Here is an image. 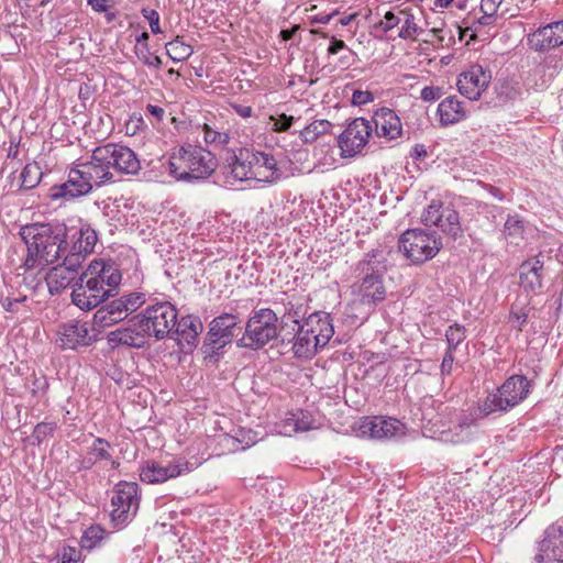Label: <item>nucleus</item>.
Returning a JSON list of instances; mask_svg holds the SVG:
<instances>
[{
	"mask_svg": "<svg viewBox=\"0 0 563 563\" xmlns=\"http://www.w3.org/2000/svg\"><path fill=\"white\" fill-rule=\"evenodd\" d=\"M19 235L26 244L27 255L22 267L31 271L37 263L58 262L68 247V227L64 222H34L22 225Z\"/></svg>",
	"mask_w": 563,
	"mask_h": 563,
	"instance_id": "1",
	"label": "nucleus"
},
{
	"mask_svg": "<svg viewBox=\"0 0 563 563\" xmlns=\"http://www.w3.org/2000/svg\"><path fill=\"white\" fill-rule=\"evenodd\" d=\"M387 257L383 250L373 249L355 266L357 298L361 305L374 309L386 298L384 277L387 273Z\"/></svg>",
	"mask_w": 563,
	"mask_h": 563,
	"instance_id": "2",
	"label": "nucleus"
},
{
	"mask_svg": "<svg viewBox=\"0 0 563 563\" xmlns=\"http://www.w3.org/2000/svg\"><path fill=\"white\" fill-rule=\"evenodd\" d=\"M218 161L210 151L185 144L168 159V173L178 181L190 184L209 178L217 169Z\"/></svg>",
	"mask_w": 563,
	"mask_h": 563,
	"instance_id": "3",
	"label": "nucleus"
},
{
	"mask_svg": "<svg viewBox=\"0 0 563 563\" xmlns=\"http://www.w3.org/2000/svg\"><path fill=\"white\" fill-rule=\"evenodd\" d=\"M334 334L332 319L328 312L314 311L297 327V340L292 352L297 357L311 358L324 347Z\"/></svg>",
	"mask_w": 563,
	"mask_h": 563,
	"instance_id": "4",
	"label": "nucleus"
},
{
	"mask_svg": "<svg viewBox=\"0 0 563 563\" xmlns=\"http://www.w3.org/2000/svg\"><path fill=\"white\" fill-rule=\"evenodd\" d=\"M530 382L523 375H512L498 387L497 393L489 394L477 407L481 418L495 412H506L522 402L530 393Z\"/></svg>",
	"mask_w": 563,
	"mask_h": 563,
	"instance_id": "5",
	"label": "nucleus"
},
{
	"mask_svg": "<svg viewBox=\"0 0 563 563\" xmlns=\"http://www.w3.org/2000/svg\"><path fill=\"white\" fill-rule=\"evenodd\" d=\"M274 340H278V317L271 308H261L249 317L236 345L258 351Z\"/></svg>",
	"mask_w": 563,
	"mask_h": 563,
	"instance_id": "6",
	"label": "nucleus"
},
{
	"mask_svg": "<svg viewBox=\"0 0 563 563\" xmlns=\"http://www.w3.org/2000/svg\"><path fill=\"white\" fill-rule=\"evenodd\" d=\"M398 249L412 264H422L439 253L442 241L434 232L409 229L400 235Z\"/></svg>",
	"mask_w": 563,
	"mask_h": 563,
	"instance_id": "7",
	"label": "nucleus"
},
{
	"mask_svg": "<svg viewBox=\"0 0 563 563\" xmlns=\"http://www.w3.org/2000/svg\"><path fill=\"white\" fill-rule=\"evenodd\" d=\"M111 523L114 528L122 529L136 515L140 506L139 485L134 482H120L114 487L111 499Z\"/></svg>",
	"mask_w": 563,
	"mask_h": 563,
	"instance_id": "8",
	"label": "nucleus"
},
{
	"mask_svg": "<svg viewBox=\"0 0 563 563\" xmlns=\"http://www.w3.org/2000/svg\"><path fill=\"white\" fill-rule=\"evenodd\" d=\"M142 317L156 341L166 338L173 339V329L177 324L178 311L169 301H157L147 306L142 312Z\"/></svg>",
	"mask_w": 563,
	"mask_h": 563,
	"instance_id": "9",
	"label": "nucleus"
},
{
	"mask_svg": "<svg viewBox=\"0 0 563 563\" xmlns=\"http://www.w3.org/2000/svg\"><path fill=\"white\" fill-rule=\"evenodd\" d=\"M95 161L109 164L119 174L136 175L141 169V163L136 154L128 146L107 143L95 148Z\"/></svg>",
	"mask_w": 563,
	"mask_h": 563,
	"instance_id": "10",
	"label": "nucleus"
},
{
	"mask_svg": "<svg viewBox=\"0 0 563 563\" xmlns=\"http://www.w3.org/2000/svg\"><path fill=\"white\" fill-rule=\"evenodd\" d=\"M112 296V289H104L98 278L86 269L74 284L71 301L81 310L89 311Z\"/></svg>",
	"mask_w": 563,
	"mask_h": 563,
	"instance_id": "11",
	"label": "nucleus"
},
{
	"mask_svg": "<svg viewBox=\"0 0 563 563\" xmlns=\"http://www.w3.org/2000/svg\"><path fill=\"white\" fill-rule=\"evenodd\" d=\"M198 464L185 459H176L163 465L161 462L148 460L140 467V479L146 484H162L168 479L176 478L192 472Z\"/></svg>",
	"mask_w": 563,
	"mask_h": 563,
	"instance_id": "12",
	"label": "nucleus"
},
{
	"mask_svg": "<svg viewBox=\"0 0 563 563\" xmlns=\"http://www.w3.org/2000/svg\"><path fill=\"white\" fill-rule=\"evenodd\" d=\"M92 190L91 173L82 169L81 164L68 172L67 180L49 188V198L52 200L70 201L86 196Z\"/></svg>",
	"mask_w": 563,
	"mask_h": 563,
	"instance_id": "13",
	"label": "nucleus"
},
{
	"mask_svg": "<svg viewBox=\"0 0 563 563\" xmlns=\"http://www.w3.org/2000/svg\"><path fill=\"white\" fill-rule=\"evenodd\" d=\"M421 221L424 225H435L443 233L450 235L454 240L462 235V228L460 217L456 210L451 205H444L441 201H432L427 209H424Z\"/></svg>",
	"mask_w": 563,
	"mask_h": 563,
	"instance_id": "14",
	"label": "nucleus"
},
{
	"mask_svg": "<svg viewBox=\"0 0 563 563\" xmlns=\"http://www.w3.org/2000/svg\"><path fill=\"white\" fill-rule=\"evenodd\" d=\"M152 334L146 329L142 313L130 318L124 327L109 332L108 341L113 345H125L134 349H143L148 344Z\"/></svg>",
	"mask_w": 563,
	"mask_h": 563,
	"instance_id": "15",
	"label": "nucleus"
},
{
	"mask_svg": "<svg viewBox=\"0 0 563 563\" xmlns=\"http://www.w3.org/2000/svg\"><path fill=\"white\" fill-rule=\"evenodd\" d=\"M372 134V125L364 118L352 120L345 130L338 136V145L343 158L361 154Z\"/></svg>",
	"mask_w": 563,
	"mask_h": 563,
	"instance_id": "16",
	"label": "nucleus"
},
{
	"mask_svg": "<svg viewBox=\"0 0 563 563\" xmlns=\"http://www.w3.org/2000/svg\"><path fill=\"white\" fill-rule=\"evenodd\" d=\"M92 327L88 321L69 320L63 322L57 329L56 343L62 350H78L91 345L96 335L91 333Z\"/></svg>",
	"mask_w": 563,
	"mask_h": 563,
	"instance_id": "17",
	"label": "nucleus"
},
{
	"mask_svg": "<svg viewBox=\"0 0 563 563\" xmlns=\"http://www.w3.org/2000/svg\"><path fill=\"white\" fill-rule=\"evenodd\" d=\"M362 437L374 440H389L406 434V426L398 419L384 416L364 417L358 424Z\"/></svg>",
	"mask_w": 563,
	"mask_h": 563,
	"instance_id": "18",
	"label": "nucleus"
},
{
	"mask_svg": "<svg viewBox=\"0 0 563 563\" xmlns=\"http://www.w3.org/2000/svg\"><path fill=\"white\" fill-rule=\"evenodd\" d=\"M492 76L481 65L475 64L460 75L457 88L461 95L470 100H477L490 82Z\"/></svg>",
	"mask_w": 563,
	"mask_h": 563,
	"instance_id": "19",
	"label": "nucleus"
},
{
	"mask_svg": "<svg viewBox=\"0 0 563 563\" xmlns=\"http://www.w3.org/2000/svg\"><path fill=\"white\" fill-rule=\"evenodd\" d=\"M528 45L536 52H547L563 45V20L539 27L529 34Z\"/></svg>",
	"mask_w": 563,
	"mask_h": 563,
	"instance_id": "20",
	"label": "nucleus"
},
{
	"mask_svg": "<svg viewBox=\"0 0 563 563\" xmlns=\"http://www.w3.org/2000/svg\"><path fill=\"white\" fill-rule=\"evenodd\" d=\"M539 552L534 560L543 563L558 558H563V529L552 525L544 531V538L539 542Z\"/></svg>",
	"mask_w": 563,
	"mask_h": 563,
	"instance_id": "21",
	"label": "nucleus"
},
{
	"mask_svg": "<svg viewBox=\"0 0 563 563\" xmlns=\"http://www.w3.org/2000/svg\"><path fill=\"white\" fill-rule=\"evenodd\" d=\"M249 164H253V170L260 173V179L267 183H274L280 178V170L277 168V162L272 154L251 150L244 153L242 157Z\"/></svg>",
	"mask_w": 563,
	"mask_h": 563,
	"instance_id": "22",
	"label": "nucleus"
},
{
	"mask_svg": "<svg viewBox=\"0 0 563 563\" xmlns=\"http://www.w3.org/2000/svg\"><path fill=\"white\" fill-rule=\"evenodd\" d=\"M543 272L544 262L541 255L525 261L520 265L519 271L520 285L526 291H531L533 294L540 292L543 287Z\"/></svg>",
	"mask_w": 563,
	"mask_h": 563,
	"instance_id": "23",
	"label": "nucleus"
},
{
	"mask_svg": "<svg viewBox=\"0 0 563 563\" xmlns=\"http://www.w3.org/2000/svg\"><path fill=\"white\" fill-rule=\"evenodd\" d=\"M373 122L378 137L388 140L397 139L401 135L402 126L399 117L389 108H380L374 112Z\"/></svg>",
	"mask_w": 563,
	"mask_h": 563,
	"instance_id": "24",
	"label": "nucleus"
},
{
	"mask_svg": "<svg viewBox=\"0 0 563 563\" xmlns=\"http://www.w3.org/2000/svg\"><path fill=\"white\" fill-rule=\"evenodd\" d=\"M70 239L69 249L77 252L78 254L89 255L93 252L96 243L98 241V234L89 223L80 221V225L68 228Z\"/></svg>",
	"mask_w": 563,
	"mask_h": 563,
	"instance_id": "25",
	"label": "nucleus"
},
{
	"mask_svg": "<svg viewBox=\"0 0 563 563\" xmlns=\"http://www.w3.org/2000/svg\"><path fill=\"white\" fill-rule=\"evenodd\" d=\"M239 324L240 319L238 316L225 312L211 320L208 331L210 336H218L231 344L238 335L236 331L240 332L242 329Z\"/></svg>",
	"mask_w": 563,
	"mask_h": 563,
	"instance_id": "26",
	"label": "nucleus"
},
{
	"mask_svg": "<svg viewBox=\"0 0 563 563\" xmlns=\"http://www.w3.org/2000/svg\"><path fill=\"white\" fill-rule=\"evenodd\" d=\"M88 274L95 275L101 286H108V289H117L122 280V274L114 263H106L104 261H93L87 267Z\"/></svg>",
	"mask_w": 563,
	"mask_h": 563,
	"instance_id": "27",
	"label": "nucleus"
},
{
	"mask_svg": "<svg viewBox=\"0 0 563 563\" xmlns=\"http://www.w3.org/2000/svg\"><path fill=\"white\" fill-rule=\"evenodd\" d=\"M122 298L114 299L101 307L95 312L93 321L100 327H109L125 319L129 314Z\"/></svg>",
	"mask_w": 563,
	"mask_h": 563,
	"instance_id": "28",
	"label": "nucleus"
},
{
	"mask_svg": "<svg viewBox=\"0 0 563 563\" xmlns=\"http://www.w3.org/2000/svg\"><path fill=\"white\" fill-rule=\"evenodd\" d=\"M437 113L443 126L455 124L466 118L463 102L456 96L444 98L438 106Z\"/></svg>",
	"mask_w": 563,
	"mask_h": 563,
	"instance_id": "29",
	"label": "nucleus"
},
{
	"mask_svg": "<svg viewBox=\"0 0 563 563\" xmlns=\"http://www.w3.org/2000/svg\"><path fill=\"white\" fill-rule=\"evenodd\" d=\"M202 328V322L198 317L185 316L179 320L177 319V324L173 329V335L180 336L189 345H196Z\"/></svg>",
	"mask_w": 563,
	"mask_h": 563,
	"instance_id": "30",
	"label": "nucleus"
},
{
	"mask_svg": "<svg viewBox=\"0 0 563 563\" xmlns=\"http://www.w3.org/2000/svg\"><path fill=\"white\" fill-rule=\"evenodd\" d=\"M250 152V148L242 147L238 153H233L230 158H228V166L231 169L232 176L238 180H247V179H260V173L253 170V164H249L242 157H244V153Z\"/></svg>",
	"mask_w": 563,
	"mask_h": 563,
	"instance_id": "31",
	"label": "nucleus"
},
{
	"mask_svg": "<svg viewBox=\"0 0 563 563\" xmlns=\"http://www.w3.org/2000/svg\"><path fill=\"white\" fill-rule=\"evenodd\" d=\"M77 274L69 273L67 268L58 265L52 267L47 273V286L52 295L59 294L66 289L73 282L76 283Z\"/></svg>",
	"mask_w": 563,
	"mask_h": 563,
	"instance_id": "32",
	"label": "nucleus"
},
{
	"mask_svg": "<svg viewBox=\"0 0 563 563\" xmlns=\"http://www.w3.org/2000/svg\"><path fill=\"white\" fill-rule=\"evenodd\" d=\"M95 150L92 151L91 161L81 164L82 169L91 173L92 187H101L106 184L115 183L114 174L110 170L109 164H101L95 161Z\"/></svg>",
	"mask_w": 563,
	"mask_h": 563,
	"instance_id": "33",
	"label": "nucleus"
},
{
	"mask_svg": "<svg viewBox=\"0 0 563 563\" xmlns=\"http://www.w3.org/2000/svg\"><path fill=\"white\" fill-rule=\"evenodd\" d=\"M228 345H230L229 342L223 339H219L218 336H210L208 331L203 339L200 351L205 361L208 363L217 364L224 355L225 346Z\"/></svg>",
	"mask_w": 563,
	"mask_h": 563,
	"instance_id": "34",
	"label": "nucleus"
},
{
	"mask_svg": "<svg viewBox=\"0 0 563 563\" xmlns=\"http://www.w3.org/2000/svg\"><path fill=\"white\" fill-rule=\"evenodd\" d=\"M525 221L518 214H509L505 225L504 234L506 240L515 245H519L525 239Z\"/></svg>",
	"mask_w": 563,
	"mask_h": 563,
	"instance_id": "35",
	"label": "nucleus"
},
{
	"mask_svg": "<svg viewBox=\"0 0 563 563\" xmlns=\"http://www.w3.org/2000/svg\"><path fill=\"white\" fill-rule=\"evenodd\" d=\"M503 0H481L479 10L483 13L482 16L477 18L473 22L474 31H478L479 26H488L495 24L497 20L498 8Z\"/></svg>",
	"mask_w": 563,
	"mask_h": 563,
	"instance_id": "36",
	"label": "nucleus"
},
{
	"mask_svg": "<svg viewBox=\"0 0 563 563\" xmlns=\"http://www.w3.org/2000/svg\"><path fill=\"white\" fill-rule=\"evenodd\" d=\"M26 277L21 274H16L14 277L4 279V288L0 291V298L8 297L9 300L13 301H26L27 295L21 290L23 284H25Z\"/></svg>",
	"mask_w": 563,
	"mask_h": 563,
	"instance_id": "37",
	"label": "nucleus"
},
{
	"mask_svg": "<svg viewBox=\"0 0 563 563\" xmlns=\"http://www.w3.org/2000/svg\"><path fill=\"white\" fill-rule=\"evenodd\" d=\"M112 445L104 438H96L88 449V454L93 456L97 462L107 461L111 463L112 468H118L120 463L112 459Z\"/></svg>",
	"mask_w": 563,
	"mask_h": 563,
	"instance_id": "38",
	"label": "nucleus"
},
{
	"mask_svg": "<svg viewBox=\"0 0 563 563\" xmlns=\"http://www.w3.org/2000/svg\"><path fill=\"white\" fill-rule=\"evenodd\" d=\"M332 123L328 120H314L300 131V137L305 143L314 142L320 135L330 131Z\"/></svg>",
	"mask_w": 563,
	"mask_h": 563,
	"instance_id": "39",
	"label": "nucleus"
},
{
	"mask_svg": "<svg viewBox=\"0 0 563 563\" xmlns=\"http://www.w3.org/2000/svg\"><path fill=\"white\" fill-rule=\"evenodd\" d=\"M107 531L99 525L87 528L81 537L80 544L82 549L92 550L97 548L106 538Z\"/></svg>",
	"mask_w": 563,
	"mask_h": 563,
	"instance_id": "40",
	"label": "nucleus"
},
{
	"mask_svg": "<svg viewBox=\"0 0 563 563\" xmlns=\"http://www.w3.org/2000/svg\"><path fill=\"white\" fill-rule=\"evenodd\" d=\"M166 51H167V55L174 62L186 60L194 53L192 47L190 45L184 43L183 41H180L179 36H177L175 40L166 43Z\"/></svg>",
	"mask_w": 563,
	"mask_h": 563,
	"instance_id": "41",
	"label": "nucleus"
},
{
	"mask_svg": "<svg viewBox=\"0 0 563 563\" xmlns=\"http://www.w3.org/2000/svg\"><path fill=\"white\" fill-rule=\"evenodd\" d=\"M43 173L36 164H26L21 172V188L33 189L41 181Z\"/></svg>",
	"mask_w": 563,
	"mask_h": 563,
	"instance_id": "42",
	"label": "nucleus"
},
{
	"mask_svg": "<svg viewBox=\"0 0 563 563\" xmlns=\"http://www.w3.org/2000/svg\"><path fill=\"white\" fill-rule=\"evenodd\" d=\"M135 55L137 58L146 66L152 67L154 69H161L163 66V62L159 56L152 53L150 51L148 44H144L142 46L134 47Z\"/></svg>",
	"mask_w": 563,
	"mask_h": 563,
	"instance_id": "43",
	"label": "nucleus"
},
{
	"mask_svg": "<svg viewBox=\"0 0 563 563\" xmlns=\"http://www.w3.org/2000/svg\"><path fill=\"white\" fill-rule=\"evenodd\" d=\"M64 260L60 264H57L60 267L67 268L69 273L79 274V269L82 265L84 260L86 258V254H78L77 252L67 247V251L64 254Z\"/></svg>",
	"mask_w": 563,
	"mask_h": 563,
	"instance_id": "44",
	"label": "nucleus"
},
{
	"mask_svg": "<svg viewBox=\"0 0 563 563\" xmlns=\"http://www.w3.org/2000/svg\"><path fill=\"white\" fill-rule=\"evenodd\" d=\"M56 429H57L56 422H47V421L38 422L34 427V430L32 433V444L40 445L46 437L53 435V433L55 432Z\"/></svg>",
	"mask_w": 563,
	"mask_h": 563,
	"instance_id": "45",
	"label": "nucleus"
},
{
	"mask_svg": "<svg viewBox=\"0 0 563 563\" xmlns=\"http://www.w3.org/2000/svg\"><path fill=\"white\" fill-rule=\"evenodd\" d=\"M202 130L203 139L207 144L225 145L230 141V135L228 132L216 131L208 124H203Z\"/></svg>",
	"mask_w": 563,
	"mask_h": 563,
	"instance_id": "46",
	"label": "nucleus"
},
{
	"mask_svg": "<svg viewBox=\"0 0 563 563\" xmlns=\"http://www.w3.org/2000/svg\"><path fill=\"white\" fill-rule=\"evenodd\" d=\"M401 14L406 16L404 24L398 33V36L400 38L407 40L412 38L415 34H417L419 31V26L415 22V16L406 11H400Z\"/></svg>",
	"mask_w": 563,
	"mask_h": 563,
	"instance_id": "47",
	"label": "nucleus"
},
{
	"mask_svg": "<svg viewBox=\"0 0 563 563\" xmlns=\"http://www.w3.org/2000/svg\"><path fill=\"white\" fill-rule=\"evenodd\" d=\"M312 34L320 35L323 38L330 40V45L327 49L329 55H336L340 52L347 49V46L343 40H339L335 36H330L328 33L323 32L320 29L311 30Z\"/></svg>",
	"mask_w": 563,
	"mask_h": 563,
	"instance_id": "48",
	"label": "nucleus"
},
{
	"mask_svg": "<svg viewBox=\"0 0 563 563\" xmlns=\"http://www.w3.org/2000/svg\"><path fill=\"white\" fill-rule=\"evenodd\" d=\"M297 340V327H291V330H287V321H280L278 325V340L280 345H294Z\"/></svg>",
	"mask_w": 563,
	"mask_h": 563,
	"instance_id": "49",
	"label": "nucleus"
},
{
	"mask_svg": "<svg viewBox=\"0 0 563 563\" xmlns=\"http://www.w3.org/2000/svg\"><path fill=\"white\" fill-rule=\"evenodd\" d=\"M121 298L124 306H126L125 309L129 313L136 311L142 305L145 303V294L143 292H130L122 296Z\"/></svg>",
	"mask_w": 563,
	"mask_h": 563,
	"instance_id": "50",
	"label": "nucleus"
},
{
	"mask_svg": "<svg viewBox=\"0 0 563 563\" xmlns=\"http://www.w3.org/2000/svg\"><path fill=\"white\" fill-rule=\"evenodd\" d=\"M291 420L297 432L309 431L313 428V419L302 411L298 416L294 415Z\"/></svg>",
	"mask_w": 563,
	"mask_h": 563,
	"instance_id": "51",
	"label": "nucleus"
},
{
	"mask_svg": "<svg viewBox=\"0 0 563 563\" xmlns=\"http://www.w3.org/2000/svg\"><path fill=\"white\" fill-rule=\"evenodd\" d=\"M144 19L148 21L151 31L153 34H159L162 33L161 26H159V13L150 8H143L141 11Z\"/></svg>",
	"mask_w": 563,
	"mask_h": 563,
	"instance_id": "52",
	"label": "nucleus"
},
{
	"mask_svg": "<svg viewBox=\"0 0 563 563\" xmlns=\"http://www.w3.org/2000/svg\"><path fill=\"white\" fill-rule=\"evenodd\" d=\"M446 341L461 344L465 340V328L461 324L454 323L445 331Z\"/></svg>",
	"mask_w": 563,
	"mask_h": 563,
	"instance_id": "53",
	"label": "nucleus"
},
{
	"mask_svg": "<svg viewBox=\"0 0 563 563\" xmlns=\"http://www.w3.org/2000/svg\"><path fill=\"white\" fill-rule=\"evenodd\" d=\"M81 560V550L75 547H64L60 553V561L57 563H79Z\"/></svg>",
	"mask_w": 563,
	"mask_h": 563,
	"instance_id": "54",
	"label": "nucleus"
},
{
	"mask_svg": "<svg viewBox=\"0 0 563 563\" xmlns=\"http://www.w3.org/2000/svg\"><path fill=\"white\" fill-rule=\"evenodd\" d=\"M528 321V313L520 310H516L515 307H511L509 312V322L512 323V327L517 329L518 331H522L523 325Z\"/></svg>",
	"mask_w": 563,
	"mask_h": 563,
	"instance_id": "55",
	"label": "nucleus"
},
{
	"mask_svg": "<svg viewBox=\"0 0 563 563\" xmlns=\"http://www.w3.org/2000/svg\"><path fill=\"white\" fill-rule=\"evenodd\" d=\"M294 122L295 118L292 115L283 113L274 119L273 130L275 132H287L292 126Z\"/></svg>",
	"mask_w": 563,
	"mask_h": 563,
	"instance_id": "56",
	"label": "nucleus"
},
{
	"mask_svg": "<svg viewBox=\"0 0 563 563\" xmlns=\"http://www.w3.org/2000/svg\"><path fill=\"white\" fill-rule=\"evenodd\" d=\"M443 96V90L440 87L427 86L421 90L420 98L426 102H431L440 99Z\"/></svg>",
	"mask_w": 563,
	"mask_h": 563,
	"instance_id": "57",
	"label": "nucleus"
},
{
	"mask_svg": "<svg viewBox=\"0 0 563 563\" xmlns=\"http://www.w3.org/2000/svg\"><path fill=\"white\" fill-rule=\"evenodd\" d=\"M48 388V382H47V378L42 375V376H34L33 377V380H32V388H31V393L33 396H37V395H43L46 393Z\"/></svg>",
	"mask_w": 563,
	"mask_h": 563,
	"instance_id": "58",
	"label": "nucleus"
},
{
	"mask_svg": "<svg viewBox=\"0 0 563 563\" xmlns=\"http://www.w3.org/2000/svg\"><path fill=\"white\" fill-rule=\"evenodd\" d=\"M374 100L373 92L368 90H355L352 95V103L354 106H363Z\"/></svg>",
	"mask_w": 563,
	"mask_h": 563,
	"instance_id": "59",
	"label": "nucleus"
},
{
	"mask_svg": "<svg viewBox=\"0 0 563 563\" xmlns=\"http://www.w3.org/2000/svg\"><path fill=\"white\" fill-rule=\"evenodd\" d=\"M303 314L305 313L301 312V306L296 308L291 306L290 308L287 309L286 313L283 316L280 321H286L287 319L292 322L294 327H298V324H301L300 318H302Z\"/></svg>",
	"mask_w": 563,
	"mask_h": 563,
	"instance_id": "60",
	"label": "nucleus"
},
{
	"mask_svg": "<svg viewBox=\"0 0 563 563\" xmlns=\"http://www.w3.org/2000/svg\"><path fill=\"white\" fill-rule=\"evenodd\" d=\"M400 23L399 16L394 14L391 11L386 12L384 21H380L378 26L384 31L388 32Z\"/></svg>",
	"mask_w": 563,
	"mask_h": 563,
	"instance_id": "61",
	"label": "nucleus"
},
{
	"mask_svg": "<svg viewBox=\"0 0 563 563\" xmlns=\"http://www.w3.org/2000/svg\"><path fill=\"white\" fill-rule=\"evenodd\" d=\"M453 362H454V355H452L451 353H445L444 357L442 360V363H441V373L443 375L451 374Z\"/></svg>",
	"mask_w": 563,
	"mask_h": 563,
	"instance_id": "62",
	"label": "nucleus"
},
{
	"mask_svg": "<svg viewBox=\"0 0 563 563\" xmlns=\"http://www.w3.org/2000/svg\"><path fill=\"white\" fill-rule=\"evenodd\" d=\"M109 0H88V4L96 12H107L109 10Z\"/></svg>",
	"mask_w": 563,
	"mask_h": 563,
	"instance_id": "63",
	"label": "nucleus"
},
{
	"mask_svg": "<svg viewBox=\"0 0 563 563\" xmlns=\"http://www.w3.org/2000/svg\"><path fill=\"white\" fill-rule=\"evenodd\" d=\"M24 301H13V300H9L8 298H0V303L2 306V308L7 311V312H11V313H15L18 312V303H23Z\"/></svg>",
	"mask_w": 563,
	"mask_h": 563,
	"instance_id": "64",
	"label": "nucleus"
}]
</instances>
